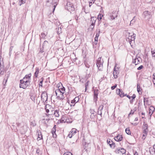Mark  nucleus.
Here are the masks:
<instances>
[{
  "label": "nucleus",
  "mask_w": 155,
  "mask_h": 155,
  "mask_svg": "<svg viewBox=\"0 0 155 155\" xmlns=\"http://www.w3.org/2000/svg\"><path fill=\"white\" fill-rule=\"evenodd\" d=\"M143 16L145 18H147V19L149 18L150 15L149 13V12L147 11L144 12L143 13Z\"/></svg>",
  "instance_id": "nucleus-14"
},
{
  "label": "nucleus",
  "mask_w": 155,
  "mask_h": 155,
  "mask_svg": "<svg viewBox=\"0 0 155 155\" xmlns=\"http://www.w3.org/2000/svg\"><path fill=\"white\" fill-rule=\"evenodd\" d=\"M55 93L58 98L59 99H63L64 98L63 94L61 91L60 89H57L55 91Z\"/></svg>",
  "instance_id": "nucleus-1"
},
{
  "label": "nucleus",
  "mask_w": 155,
  "mask_h": 155,
  "mask_svg": "<svg viewBox=\"0 0 155 155\" xmlns=\"http://www.w3.org/2000/svg\"><path fill=\"white\" fill-rule=\"evenodd\" d=\"M46 35L47 34L44 33H42L41 34V36L42 38H44Z\"/></svg>",
  "instance_id": "nucleus-36"
},
{
  "label": "nucleus",
  "mask_w": 155,
  "mask_h": 155,
  "mask_svg": "<svg viewBox=\"0 0 155 155\" xmlns=\"http://www.w3.org/2000/svg\"><path fill=\"white\" fill-rule=\"evenodd\" d=\"M117 17V15H110V18L112 20L114 19L115 18Z\"/></svg>",
  "instance_id": "nucleus-41"
},
{
  "label": "nucleus",
  "mask_w": 155,
  "mask_h": 155,
  "mask_svg": "<svg viewBox=\"0 0 155 155\" xmlns=\"http://www.w3.org/2000/svg\"><path fill=\"white\" fill-rule=\"evenodd\" d=\"M134 154V155H139L137 151L135 152Z\"/></svg>",
  "instance_id": "nucleus-64"
},
{
  "label": "nucleus",
  "mask_w": 155,
  "mask_h": 155,
  "mask_svg": "<svg viewBox=\"0 0 155 155\" xmlns=\"http://www.w3.org/2000/svg\"><path fill=\"white\" fill-rule=\"evenodd\" d=\"M93 3V2H89V6L90 7H91V5Z\"/></svg>",
  "instance_id": "nucleus-61"
},
{
  "label": "nucleus",
  "mask_w": 155,
  "mask_h": 155,
  "mask_svg": "<svg viewBox=\"0 0 155 155\" xmlns=\"http://www.w3.org/2000/svg\"><path fill=\"white\" fill-rule=\"evenodd\" d=\"M61 91L62 92V93L64 94V93L65 88L64 87H63L62 88H61Z\"/></svg>",
  "instance_id": "nucleus-48"
},
{
  "label": "nucleus",
  "mask_w": 155,
  "mask_h": 155,
  "mask_svg": "<svg viewBox=\"0 0 155 155\" xmlns=\"http://www.w3.org/2000/svg\"><path fill=\"white\" fill-rule=\"evenodd\" d=\"M65 121L66 120H65L64 119V117H62L61 118V119L60 120L61 123L65 122Z\"/></svg>",
  "instance_id": "nucleus-37"
},
{
  "label": "nucleus",
  "mask_w": 155,
  "mask_h": 155,
  "mask_svg": "<svg viewBox=\"0 0 155 155\" xmlns=\"http://www.w3.org/2000/svg\"><path fill=\"white\" fill-rule=\"evenodd\" d=\"M77 130L75 128L72 129L71 130V131L70 132L73 135H74L77 132Z\"/></svg>",
  "instance_id": "nucleus-25"
},
{
  "label": "nucleus",
  "mask_w": 155,
  "mask_h": 155,
  "mask_svg": "<svg viewBox=\"0 0 155 155\" xmlns=\"http://www.w3.org/2000/svg\"><path fill=\"white\" fill-rule=\"evenodd\" d=\"M56 131V130H54V129L52 128L51 130L52 133H55Z\"/></svg>",
  "instance_id": "nucleus-57"
},
{
  "label": "nucleus",
  "mask_w": 155,
  "mask_h": 155,
  "mask_svg": "<svg viewBox=\"0 0 155 155\" xmlns=\"http://www.w3.org/2000/svg\"><path fill=\"white\" fill-rule=\"evenodd\" d=\"M41 81H40L39 83V87L41 86V87H42V82L43 81V78H41L40 79Z\"/></svg>",
  "instance_id": "nucleus-32"
},
{
  "label": "nucleus",
  "mask_w": 155,
  "mask_h": 155,
  "mask_svg": "<svg viewBox=\"0 0 155 155\" xmlns=\"http://www.w3.org/2000/svg\"><path fill=\"white\" fill-rule=\"evenodd\" d=\"M133 62L136 65L140 63V61L137 58H135L133 60Z\"/></svg>",
  "instance_id": "nucleus-20"
},
{
  "label": "nucleus",
  "mask_w": 155,
  "mask_h": 155,
  "mask_svg": "<svg viewBox=\"0 0 155 155\" xmlns=\"http://www.w3.org/2000/svg\"><path fill=\"white\" fill-rule=\"evenodd\" d=\"M147 135H145V134H143V136H142V139L143 140H144L146 138V136H147Z\"/></svg>",
  "instance_id": "nucleus-54"
},
{
  "label": "nucleus",
  "mask_w": 155,
  "mask_h": 155,
  "mask_svg": "<svg viewBox=\"0 0 155 155\" xmlns=\"http://www.w3.org/2000/svg\"><path fill=\"white\" fill-rule=\"evenodd\" d=\"M39 149H37L36 151V152L37 153H39Z\"/></svg>",
  "instance_id": "nucleus-63"
},
{
  "label": "nucleus",
  "mask_w": 155,
  "mask_h": 155,
  "mask_svg": "<svg viewBox=\"0 0 155 155\" xmlns=\"http://www.w3.org/2000/svg\"><path fill=\"white\" fill-rule=\"evenodd\" d=\"M2 68V69H4L3 64H0V70H1Z\"/></svg>",
  "instance_id": "nucleus-45"
},
{
  "label": "nucleus",
  "mask_w": 155,
  "mask_h": 155,
  "mask_svg": "<svg viewBox=\"0 0 155 155\" xmlns=\"http://www.w3.org/2000/svg\"><path fill=\"white\" fill-rule=\"evenodd\" d=\"M151 53L152 56L155 57V50H151Z\"/></svg>",
  "instance_id": "nucleus-38"
},
{
  "label": "nucleus",
  "mask_w": 155,
  "mask_h": 155,
  "mask_svg": "<svg viewBox=\"0 0 155 155\" xmlns=\"http://www.w3.org/2000/svg\"><path fill=\"white\" fill-rule=\"evenodd\" d=\"M85 66L87 68H89L90 66V65L89 64H88L87 63H85Z\"/></svg>",
  "instance_id": "nucleus-55"
},
{
  "label": "nucleus",
  "mask_w": 155,
  "mask_h": 155,
  "mask_svg": "<svg viewBox=\"0 0 155 155\" xmlns=\"http://www.w3.org/2000/svg\"><path fill=\"white\" fill-rule=\"evenodd\" d=\"M155 110L154 107L152 106H150L149 108V114L151 116Z\"/></svg>",
  "instance_id": "nucleus-16"
},
{
  "label": "nucleus",
  "mask_w": 155,
  "mask_h": 155,
  "mask_svg": "<svg viewBox=\"0 0 155 155\" xmlns=\"http://www.w3.org/2000/svg\"><path fill=\"white\" fill-rule=\"evenodd\" d=\"M30 84V83L28 82H24L23 80H20V87L22 88L23 89L26 88Z\"/></svg>",
  "instance_id": "nucleus-4"
},
{
  "label": "nucleus",
  "mask_w": 155,
  "mask_h": 155,
  "mask_svg": "<svg viewBox=\"0 0 155 155\" xmlns=\"http://www.w3.org/2000/svg\"><path fill=\"white\" fill-rule=\"evenodd\" d=\"M125 131L126 133L128 134H130L131 132L130 129L129 128H126L125 129Z\"/></svg>",
  "instance_id": "nucleus-30"
},
{
  "label": "nucleus",
  "mask_w": 155,
  "mask_h": 155,
  "mask_svg": "<svg viewBox=\"0 0 155 155\" xmlns=\"http://www.w3.org/2000/svg\"><path fill=\"white\" fill-rule=\"evenodd\" d=\"M100 30H98V32L96 33V37L97 38L99 36V34L100 33Z\"/></svg>",
  "instance_id": "nucleus-46"
},
{
  "label": "nucleus",
  "mask_w": 155,
  "mask_h": 155,
  "mask_svg": "<svg viewBox=\"0 0 155 155\" xmlns=\"http://www.w3.org/2000/svg\"><path fill=\"white\" fill-rule=\"evenodd\" d=\"M126 150L123 148H117L115 151V152L117 154L120 155H125Z\"/></svg>",
  "instance_id": "nucleus-3"
},
{
  "label": "nucleus",
  "mask_w": 155,
  "mask_h": 155,
  "mask_svg": "<svg viewBox=\"0 0 155 155\" xmlns=\"http://www.w3.org/2000/svg\"><path fill=\"white\" fill-rule=\"evenodd\" d=\"M35 73L34 75L36 77H37L38 76V74L39 73V70L38 68H35Z\"/></svg>",
  "instance_id": "nucleus-23"
},
{
  "label": "nucleus",
  "mask_w": 155,
  "mask_h": 155,
  "mask_svg": "<svg viewBox=\"0 0 155 155\" xmlns=\"http://www.w3.org/2000/svg\"><path fill=\"white\" fill-rule=\"evenodd\" d=\"M104 106L102 104L100 105L98 109L97 114L98 115H100L101 117H102V111L103 110Z\"/></svg>",
  "instance_id": "nucleus-9"
},
{
  "label": "nucleus",
  "mask_w": 155,
  "mask_h": 155,
  "mask_svg": "<svg viewBox=\"0 0 155 155\" xmlns=\"http://www.w3.org/2000/svg\"><path fill=\"white\" fill-rule=\"evenodd\" d=\"M27 127L26 126H23L20 129V130L21 134H25L27 130Z\"/></svg>",
  "instance_id": "nucleus-13"
},
{
  "label": "nucleus",
  "mask_w": 155,
  "mask_h": 155,
  "mask_svg": "<svg viewBox=\"0 0 155 155\" xmlns=\"http://www.w3.org/2000/svg\"><path fill=\"white\" fill-rule=\"evenodd\" d=\"M48 42L47 41H45L43 44L42 48H44L48 46Z\"/></svg>",
  "instance_id": "nucleus-21"
},
{
  "label": "nucleus",
  "mask_w": 155,
  "mask_h": 155,
  "mask_svg": "<svg viewBox=\"0 0 155 155\" xmlns=\"http://www.w3.org/2000/svg\"><path fill=\"white\" fill-rule=\"evenodd\" d=\"M97 20V18L96 17H91V21L92 25L95 24V22Z\"/></svg>",
  "instance_id": "nucleus-19"
},
{
  "label": "nucleus",
  "mask_w": 155,
  "mask_h": 155,
  "mask_svg": "<svg viewBox=\"0 0 155 155\" xmlns=\"http://www.w3.org/2000/svg\"><path fill=\"white\" fill-rule=\"evenodd\" d=\"M103 17V15L102 14H99L97 17L98 19L99 20H101Z\"/></svg>",
  "instance_id": "nucleus-34"
},
{
  "label": "nucleus",
  "mask_w": 155,
  "mask_h": 155,
  "mask_svg": "<svg viewBox=\"0 0 155 155\" xmlns=\"http://www.w3.org/2000/svg\"><path fill=\"white\" fill-rule=\"evenodd\" d=\"M0 64H3V59L1 56H0Z\"/></svg>",
  "instance_id": "nucleus-44"
},
{
  "label": "nucleus",
  "mask_w": 155,
  "mask_h": 155,
  "mask_svg": "<svg viewBox=\"0 0 155 155\" xmlns=\"http://www.w3.org/2000/svg\"><path fill=\"white\" fill-rule=\"evenodd\" d=\"M98 90L97 89L94 90V100L96 103L97 101V97L98 94Z\"/></svg>",
  "instance_id": "nucleus-7"
},
{
  "label": "nucleus",
  "mask_w": 155,
  "mask_h": 155,
  "mask_svg": "<svg viewBox=\"0 0 155 155\" xmlns=\"http://www.w3.org/2000/svg\"><path fill=\"white\" fill-rule=\"evenodd\" d=\"M103 61L101 59V58H98L96 63V65L97 66L99 65V64H103Z\"/></svg>",
  "instance_id": "nucleus-18"
},
{
  "label": "nucleus",
  "mask_w": 155,
  "mask_h": 155,
  "mask_svg": "<svg viewBox=\"0 0 155 155\" xmlns=\"http://www.w3.org/2000/svg\"><path fill=\"white\" fill-rule=\"evenodd\" d=\"M148 125L147 124L145 123L144 122L143 124V129L148 130Z\"/></svg>",
  "instance_id": "nucleus-22"
},
{
  "label": "nucleus",
  "mask_w": 155,
  "mask_h": 155,
  "mask_svg": "<svg viewBox=\"0 0 155 155\" xmlns=\"http://www.w3.org/2000/svg\"><path fill=\"white\" fill-rule=\"evenodd\" d=\"M54 115L56 117H58L59 116V110H55L54 112Z\"/></svg>",
  "instance_id": "nucleus-24"
},
{
  "label": "nucleus",
  "mask_w": 155,
  "mask_h": 155,
  "mask_svg": "<svg viewBox=\"0 0 155 155\" xmlns=\"http://www.w3.org/2000/svg\"><path fill=\"white\" fill-rule=\"evenodd\" d=\"M73 136V135L70 132L69 133V134H68V135L69 137L70 138H71Z\"/></svg>",
  "instance_id": "nucleus-52"
},
{
  "label": "nucleus",
  "mask_w": 155,
  "mask_h": 155,
  "mask_svg": "<svg viewBox=\"0 0 155 155\" xmlns=\"http://www.w3.org/2000/svg\"><path fill=\"white\" fill-rule=\"evenodd\" d=\"M103 64H99L98 66H97V67L98 68V69L99 71H102L103 68Z\"/></svg>",
  "instance_id": "nucleus-26"
},
{
  "label": "nucleus",
  "mask_w": 155,
  "mask_h": 155,
  "mask_svg": "<svg viewBox=\"0 0 155 155\" xmlns=\"http://www.w3.org/2000/svg\"><path fill=\"white\" fill-rule=\"evenodd\" d=\"M117 84H115L114 85L112 86L111 87V89L112 90H114L115 88L117 87Z\"/></svg>",
  "instance_id": "nucleus-49"
},
{
  "label": "nucleus",
  "mask_w": 155,
  "mask_h": 155,
  "mask_svg": "<svg viewBox=\"0 0 155 155\" xmlns=\"http://www.w3.org/2000/svg\"><path fill=\"white\" fill-rule=\"evenodd\" d=\"M123 139V137L120 134L118 135L116 137L114 138V140L117 141H121Z\"/></svg>",
  "instance_id": "nucleus-15"
},
{
  "label": "nucleus",
  "mask_w": 155,
  "mask_h": 155,
  "mask_svg": "<svg viewBox=\"0 0 155 155\" xmlns=\"http://www.w3.org/2000/svg\"><path fill=\"white\" fill-rule=\"evenodd\" d=\"M90 113L91 114V117L94 118L96 115V112H95L94 110L93 109H90Z\"/></svg>",
  "instance_id": "nucleus-17"
},
{
  "label": "nucleus",
  "mask_w": 155,
  "mask_h": 155,
  "mask_svg": "<svg viewBox=\"0 0 155 155\" xmlns=\"http://www.w3.org/2000/svg\"><path fill=\"white\" fill-rule=\"evenodd\" d=\"M26 0H19V4L21 5L22 4H24L25 3Z\"/></svg>",
  "instance_id": "nucleus-31"
},
{
  "label": "nucleus",
  "mask_w": 155,
  "mask_h": 155,
  "mask_svg": "<svg viewBox=\"0 0 155 155\" xmlns=\"http://www.w3.org/2000/svg\"><path fill=\"white\" fill-rule=\"evenodd\" d=\"M31 74H29L28 75H26L23 79L21 80H23V81L25 82H28V83H30L31 81Z\"/></svg>",
  "instance_id": "nucleus-6"
},
{
  "label": "nucleus",
  "mask_w": 155,
  "mask_h": 155,
  "mask_svg": "<svg viewBox=\"0 0 155 155\" xmlns=\"http://www.w3.org/2000/svg\"><path fill=\"white\" fill-rule=\"evenodd\" d=\"M38 138H39V140H41L42 138V136L41 134H38Z\"/></svg>",
  "instance_id": "nucleus-51"
},
{
  "label": "nucleus",
  "mask_w": 155,
  "mask_h": 155,
  "mask_svg": "<svg viewBox=\"0 0 155 155\" xmlns=\"http://www.w3.org/2000/svg\"><path fill=\"white\" fill-rule=\"evenodd\" d=\"M148 98L144 97L143 99V102L144 103V105L145 106V104L147 103L148 102Z\"/></svg>",
  "instance_id": "nucleus-29"
},
{
  "label": "nucleus",
  "mask_w": 155,
  "mask_h": 155,
  "mask_svg": "<svg viewBox=\"0 0 155 155\" xmlns=\"http://www.w3.org/2000/svg\"><path fill=\"white\" fill-rule=\"evenodd\" d=\"M121 97H123L125 95H124V93L121 91V92L119 95Z\"/></svg>",
  "instance_id": "nucleus-40"
},
{
  "label": "nucleus",
  "mask_w": 155,
  "mask_h": 155,
  "mask_svg": "<svg viewBox=\"0 0 155 155\" xmlns=\"http://www.w3.org/2000/svg\"><path fill=\"white\" fill-rule=\"evenodd\" d=\"M143 67V65H141L139 67L137 68V70H140L141 69H142Z\"/></svg>",
  "instance_id": "nucleus-53"
},
{
  "label": "nucleus",
  "mask_w": 155,
  "mask_h": 155,
  "mask_svg": "<svg viewBox=\"0 0 155 155\" xmlns=\"http://www.w3.org/2000/svg\"><path fill=\"white\" fill-rule=\"evenodd\" d=\"M148 132V130L143 129V134H145V135H147Z\"/></svg>",
  "instance_id": "nucleus-33"
},
{
  "label": "nucleus",
  "mask_w": 155,
  "mask_h": 155,
  "mask_svg": "<svg viewBox=\"0 0 155 155\" xmlns=\"http://www.w3.org/2000/svg\"><path fill=\"white\" fill-rule=\"evenodd\" d=\"M153 82L154 83V82H155V76L154 75V74H153Z\"/></svg>",
  "instance_id": "nucleus-58"
},
{
  "label": "nucleus",
  "mask_w": 155,
  "mask_h": 155,
  "mask_svg": "<svg viewBox=\"0 0 155 155\" xmlns=\"http://www.w3.org/2000/svg\"><path fill=\"white\" fill-rule=\"evenodd\" d=\"M53 134V136L55 138L57 137V135L55 133H52Z\"/></svg>",
  "instance_id": "nucleus-59"
},
{
  "label": "nucleus",
  "mask_w": 155,
  "mask_h": 155,
  "mask_svg": "<svg viewBox=\"0 0 155 155\" xmlns=\"http://www.w3.org/2000/svg\"><path fill=\"white\" fill-rule=\"evenodd\" d=\"M63 155H73L71 153L67 152L64 153Z\"/></svg>",
  "instance_id": "nucleus-47"
},
{
  "label": "nucleus",
  "mask_w": 155,
  "mask_h": 155,
  "mask_svg": "<svg viewBox=\"0 0 155 155\" xmlns=\"http://www.w3.org/2000/svg\"><path fill=\"white\" fill-rule=\"evenodd\" d=\"M95 24H93L92 25V24H91V25L90 26V28L92 30H93Z\"/></svg>",
  "instance_id": "nucleus-43"
},
{
  "label": "nucleus",
  "mask_w": 155,
  "mask_h": 155,
  "mask_svg": "<svg viewBox=\"0 0 155 155\" xmlns=\"http://www.w3.org/2000/svg\"><path fill=\"white\" fill-rule=\"evenodd\" d=\"M65 8L70 12L73 11L75 9L73 4L70 2H68L67 3Z\"/></svg>",
  "instance_id": "nucleus-2"
},
{
  "label": "nucleus",
  "mask_w": 155,
  "mask_h": 155,
  "mask_svg": "<svg viewBox=\"0 0 155 155\" xmlns=\"http://www.w3.org/2000/svg\"><path fill=\"white\" fill-rule=\"evenodd\" d=\"M136 97V95L135 94H134L131 97L132 98V99H134Z\"/></svg>",
  "instance_id": "nucleus-56"
},
{
  "label": "nucleus",
  "mask_w": 155,
  "mask_h": 155,
  "mask_svg": "<svg viewBox=\"0 0 155 155\" xmlns=\"http://www.w3.org/2000/svg\"><path fill=\"white\" fill-rule=\"evenodd\" d=\"M51 107V106H50L49 104H46L45 106V110H46V112L47 113H48L49 111V110L47 109V108H48L49 107Z\"/></svg>",
  "instance_id": "nucleus-27"
},
{
  "label": "nucleus",
  "mask_w": 155,
  "mask_h": 155,
  "mask_svg": "<svg viewBox=\"0 0 155 155\" xmlns=\"http://www.w3.org/2000/svg\"><path fill=\"white\" fill-rule=\"evenodd\" d=\"M116 92L117 94L119 95L120 93L121 92V91H120V89H117L116 90Z\"/></svg>",
  "instance_id": "nucleus-39"
},
{
  "label": "nucleus",
  "mask_w": 155,
  "mask_h": 155,
  "mask_svg": "<svg viewBox=\"0 0 155 155\" xmlns=\"http://www.w3.org/2000/svg\"><path fill=\"white\" fill-rule=\"evenodd\" d=\"M7 81V79H6V80H5V82H4V81H3V84H4V85H5V84L6 83V82Z\"/></svg>",
  "instance_id": "nucleus-62"
},
{
  "label": "nucleus",
  "mask_w": 155,
  "mask_h": 155,
  "mask_svg": "<svg viewBox=\"0 0 155 155\" xmlns=\"http://www.w3.org/2000/svg\"><path fill=\"white\" fill-rule=\"evenodd\" d=\"M79 100V98L78 97H75L74 99L71 101V103L72 104L71 105V106H74L75 104Z\"/></svg>",
  "instance_id": "nucleus-12"
},
{
  "label": "nucleus",
  "mask_w": 155,
  "mask_h": 155,
  "mask_svg": "<svg viewBox=\"0 0 155 155\" xmlns=\"http://www.w3.org/2000/svg\"><path fill=\"white\" fill-rule=\"evenodd\" d=\"M4 69H1V70H0V74L2 75L4 74Z\"/></svg>",
  "instance_id": "nucleus-42"
},
{
  "label": "nucleus",
  "mask_w": 155,
  "mask_h": 155,
  "mask_svg": "<svg viewBox=\"0 0 155 155\" xmlns=\"http://www.w3.org/2000/svg\"><path fill=\"white\" fill-rule=\"evenodd\" d=\"M107 143L109 144L110 147L112 148H114L115 147V144L110 139H109L107 140Z\"/></svg>",
  "instance_id": "nucleus-11"
},
{
  "label": "nucleus",
  "mask_w": 155,
  "mask_h": 155,
  "mask_svg": "<svg viewBox=\"0 0 155 155\" xmlns=\"http://www.w3.org/2000/svg\"><path fill=\"white\" fill-rule=\"evenodd\" d=\"M89 81H87L86 83L85 84V90L86 91L87 89V87L88 86V85L89 84Z\"/></svg>",
  "instance_id": "nucleus-50"
},
{
  "label": "nucleus",
  "mask_w": 155,
  "mask_h": 155,
  "mask_svg": "<svg viewBox=\"0 0 155 155\" xmlns=\"http://www.w3.org/2000/svg\"><path fill=\"white\" fill-rule=\"evenodd\" d=\"M98 38H97L96 37H95V41H96V44H97Z\"/></svg>",
  "instance_id": "nucleus-60"
},
{
  "label": "nucleus",
  "mask_w": 155,
  "mask_h": 155,
  "mask_svg": "<svg viewBox=\"0 0 155 155\" xmlns=\"http://www.w3.org/2000/svg\"><path fill=\"white\" fill-rule=\"evenodd\" d=\"M128 31H127V33L128 34V39H131V41H134L135 39V37H136V35L134 33H131L128 32Z\"/></svg>",
  "instance_id": "nucleus-8"
},
{
  "label": "nucleus",
  "mask_w": 155,
  "mask_h": 155,
  "mask_svg": "<svg viewBox=\"0 0 155 155\" xmlns=\"http://www.w3.org/2000/svg\"><path fill=\"white\" fill-rule=\"evenodd\" d=\"M137 91L138 92H139L140 91H141V90L140 86L138 85V84H137Z\"/></svg>",
  "instance_id": "nucleus-35"
},
{
  "label": "nucleus",
  "mask_w": 155,
  "mask_h": 155,
  "mask_svg": "<svg viewBox=\"0 0 155 155\" xmlns=\"http://www.w3.org/2000/svg\"><path fill=\"white\" fill-rule=\"evenodd\" d=\"M149 152L150 154H154L155 155V150H153L152 148H150Z\"/></svg>",
  "instance_id": "nucleus-28"
},
{
  "label": "nucleus",
  "mask_w": 155,
  "mask_h": 155,
  "mask_svg": "<svg viewBox=\"0 0 155 155\" xmlns=\"http://www.w3.org/2000/svg\"><path fill=\"white\" fill-rule=\"evenodd\" d=\"M118 69L117 68L115 67L114 69V71L113 73L114 77L115 78H117L118 77V74H119V72L118 70Z\"/></svg>",
  "instance_id": "nucleus-10"
},
{
  "label": "nucleus",
  "mask_w": 155,
  "mask_h": 155,
  "mask_svg": "<svg viewBox=\"0 0 155 155\" xmlns=\"http://www.w3.org/2000/svg\"><path fill=\"white\" fill-rule=\"evenodd\" d=\"M41 100L43 102L47 103V101L48 99L47 94L45 92L42 93L41 95Z\"/></svg>",
  "instance_id": "nucleus-5"
}]
</instances>
